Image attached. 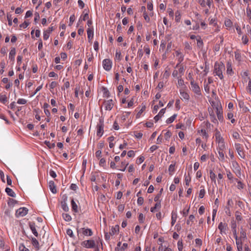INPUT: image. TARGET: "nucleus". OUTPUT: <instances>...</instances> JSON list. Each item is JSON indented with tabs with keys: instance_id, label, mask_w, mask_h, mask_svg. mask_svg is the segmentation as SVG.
<instances>
[{
	"instance_id": "obj_23",
	"label": "nucleus",
	"mask_w": 251,
	"mask_h": 251,
	"mask_svg": "<svg viewBox=\"0 0 251 251\" xmlns=\"http://www.w3.org/2000/svg\"><path fill=\"white\" fill-rule=\"evenodd\" d=\"M32 246L35 247L36 251H38L39 250V242L35 238H32Z\"/></svg>"
},
{
	"instance_id": "obj_38",
	"label": "nucleus",
	"mask_w": 251,
	"mask_h": 251,
	"mask_svg": "<svg viewBox=\"0 0 251 251\" xmlns=\"http://www.w3.org/2000/svg\"><path fill=\"white\" fill-rule=\"evenodd\" d=\"M225 25L226 27H230L232 26V23L230 20L228 19L225 21Z\"/></svg>"
},
{
	"instance_id": "obj_35",
	"label": "nucleus",
	"mask_w": 251,
	"mask_h": 251,
	"mask_svg": "<svg viewBox=\"0 0 251 251\" xmlns=\"http://www.w3.org/2000/svg\"><path fill=\"white\" fill-rule=\"evenodd\" d=\"M246 14L249 19L251 21V9L249 8V6L246 8Z\"/></svg>"
},
{
	"instance_id": "obj_58",
	"label": "nucleus",
	"mask_w": 251,
	"mask_h": 251,
	"mask_svg": "<svg viewBox=\"0 0 251 251\" xmlns=\"http://www.w3.org/2000/svg\"><path fill=\"white\" fill-rule=\"evenodd\" d=\"M32 233L36 237H38V233L35 226H32Z\"/></svg>"
},
{
	"instance_id": "obj_33",
	"label": "nucleus",
	"mask_w": 251,
	"mask_h": 251,
	"mask_svg": "<svg viewBox=\"0 0 251 251\" xmlns=\"http://www.w3.org/2000/svg\"><path fill=\"white\" fill-rule=\"evenodd\" d=\"M197 46L199 48H201L203 45V41L201 40V39L200 37L199 39H197Z\"/></svg>"
},
{
	"instance_id": "obj_62",
	"label": "nucleus",
	"mask_w": 251,
	"mask_h": 251,
	"mask_svg": "<svg viewBox=\"0 0 251 251\" xmlns=\"http://www.w3.org/2000/svg\"><path fill=\"white\" fill-rule=\"evenodd\" d=\"M134 151L132 150H130L127 152V155L129 157H133L134 156Z\"/></svg>"
},
{
	"instance_id": "obj_34",
	"label": "nucleus",
	"mask_w": 251,
	"mask_h": 251,
	"mask_svg": "<svg viewBox=\"0 0 251 251\" xmlns=\"http://www.w3.org/2000/svg\"><path fill=\"white\" fill-rule=\"evenodd\" d=\"M63 217L66 221L69 222L72 220L71 216L68 214H63Z\"/></svg>"
},
{
	"instance_id": "obj_15",
	"label": "nucleus",
	"mask_w": 251,
	"mask_h": 251,
	"mask_svg": "<svg viewBox=\"0 0 251 251\" xmlns=\"http://www.w3.org/2000/svg\"><path fill=\"white\" fill-rule=\"evenodd\" d=\"M87 32L89 42H91V41L94 35L93 29V28H88Z\"/></svg>"
},
{
	"instance_id": "obj_17",
	"label": "nucleus",
	"mask_w": 251,
	"mask_h": 251,
	"mask_svg": "<svg viewBox=\"0 0 251 251\" xmlns=\"http://www.w3.org/2000/svg\"><path fill=\"white\" fill-rule=\"evenodd\" d=\"M5 192L7 195L12 197H15L16 194L15 192L11 189L8 187L6 188Z\"/></svg>"
},
{
	"instance_id": "obj_37",
	"label": "nucleus",
	"mask_w": 251,
	"mask_h": 251,
	"mask_svg": "<svg viewBox=\"0 0 251 251\" xmlns=\"http://www.w3.org/2000/svg\"><path fill=\"white\" fill-rule=\"evenodd\" d=\"M235 180L237 182V188L239 189H243L244 188V184L241 181H239L237 178H235Z\"/></svg>"
},
{
	"instance_id": "obj_26",
	"label": "nucleus",
	"mask_w": 251,
	"mask_h": 251,
	"mask_svg": "<svg viewBox=\"0 0 251 251\" xmlns=\"http://www.w3.org/2000/svg\"><path fill=\"white\" fill-rule=\"evenodd\" d=\"M7 101V98L5 95H0V101L3 103H5Z\"/></svg>"
},
{
	"instance_id": "obj_52",
	"label": "nucleus",
	"mask_w": 251,
	"mask_h": 251,
	"mask_svg": "<svg viewBox=\"0 0 251 251\" xmlns=\"http://www.w3.org/2000/svg\"><path fill=\"white\" fill-rule=\"evenodd\" d=\"M205 190L204 189H201L199 193V197L200 198H203L205 195Z\"/></svg>"
},
{
	"instance_id": "obj_21",
	"label": "nucleus",
	"mask_w": 251,
	"mask_h": 251,
	"mask_svg": "<svg viewBox=\"0 0 251 251\" xmlns=\"http://www.w3.org/2000/svg\"><path fill=\"white\" fill-rule=\"evenodd\" d=\"M61 206L62 209L65 211H68L69 210V207L66 202V200L64 199L63 201H62L61 202Z\"/></svg>"
},
{
	"instance_id": "obj_8",
	"label": "nucleus",
	"mask_w": 251,
	"mask_h": 251,
	"mask_svg": "<svg viewBox=\"0 0 251 251\" xmlns=\"http://www.w3.org/2000/svg\"><path fill=\"white\" fill-rule=\"evenodd\" d=\"M103 104L105 106V110H110L113 108V103L112 100H109L107 101H105L103 102Z\"/></svg>"
},
{
	"instance_id": "obj_14",
	"label": "nucleus",
	"mask_w": 251,
	"mask_h": 251,
	"mask_svg": "<svg viewBox=\"0 0 251 251\" xmlns=\"http://www.w3.org/2000/svg\"><path fill=\"white\" fill-rule=\"evenodd\" d=\"M231 228L232 229V231L234 238H237V234L236 230V224L234 221L231 222Z\"/></svg>"
},
{
	"instance_id": "obj_18",
	"label": "nucleus",
	"mask_w": 251,
	"mask_h": 251,
	"mask_svg": "<svg viewBox=\"0 0 251 251\" xmlns=\"http://www.w3.org/2000/svg\"><path fill=\"white\" fill-rule=\"evenodd\" d=\"M15 54H16V50H15V49L14 48H13L9 52V59H11V60H14Z\"/></svg>"
},
{
	"instance_id": "obj_55",
	"label": "nucleus",
	"mask_w": 251,
	"mask_h": 251,
	"mask_svg": "<svg viewBox=\"0 0 251 251\" xmlns=\"http://www.w3.org/2000/svg\"><path fill=\"white\" fill-rule=\"evenodd\" d=\"M205 208L203 206H201L199 209V213L200 215H202L203 214L204 212Z\"/></svg>"
},
{
	"instance_id": "obj_39",
	"label": "nucleus",
	"mask_w": 251,
	"mask_h": 251,
	"mask_svg": "<svg viewBox=\"0 0 251 251\" xmlns=\"http://www.w3.org/2000/svg\"><path fill=\"white\" fill-rule=\"evenodd\" d=\"M180 95L181 97L185 100H188L189 99V96L186 92H180Z\"/></svg>"
},
{
	"instance_id": "obj_51",
	"label": "nucleus",
	"mask_w": 251,
	"mask_h": 251,
	"mask_svg": "<svg viewBox=\"0 0 251 251\" xmlns=\"http://www.w3.org/2000/svg\"><path fill=\"white\" fill-rule=\"evenodd\" d=\"M178 249L179 251H182L183 249V244L182 241H179L177 243Z\"/></svg>"
},
{
	"instance_id": "obj_61",
	"label": "nucleus",
	"mask_w": 251,
	"mask_h": 251,
	"mask_svg": "<svg viewBox=\"0 0 251 251\" xmlns=\"http://www.w3.org/2000/svg\"><path fill=\"white\" fill-rule=\"evenodd\" d=\"M166 248L165 246H163V245L161 244L159 247L158 251H165Z\"/></svg>"
},
{
	"instance_id": "obj_43",
	"label": "nucleus",
	"mask_w": 251,
	"mask_h": 251,
	"mask_svg": "<svg viewBox=\"0 0 251 251\" xmlns=\"http://www.w3.org/2000/svg\"><path fill=\"white\" fill-rule=\"evenodd\" d=\"M185 176L186 185L188 186L189 185V182L191 181V177L189 175L188 176H186V175H185Z\"/></svg>"
},
{
	"instance_id": "obj_56",
	"label": "nucleus",
	"mask_w": 251,
	"mask_h": 251,
	"mask_svg": "<svg viewBox=\"0 0 251 251\" xmlns=\"http://www.w3.org/2000/svg\"><path fill=\"white\" fill-rule=\"evenodd\" d=\"M94 50L96 51H98L99 48V43H98V41L94 42Z\"/></svg>"
},
{
	"instance_id": "obj_5",
	"label": "nucleus",
	"mask_w": 251,
	"mask_h": 251,
	"mask_svg": "<svg viewBox=\"0 0 251 251\" xmlns=\"http://www.w3.org/2000/svg\"><path fill=\"white\" fill-rule=\"evenodd\" d=\"M102 65L103 68L107 71L111 70L112 67V62L109 59H105L103 60Z\"/></svg>"
},
{
	"instance_id": "obj_59",
	"label": "nucleus",
	"mask_w": 251,
	"mask_h": 251,
	"mask_svg": "<svg viewBox=\"0 0 251 251\" xmlns=\"http://www.w3.org/2000/svg\"><path fill=\"white\" fill-rule=\"evenodd\" d=\"M143 16H144L145 20L147 22H150V19L149 17L148 16L147 13L146 12H144Z\"/></svg>"
},
{
	"instance_id": "obj_60",
	"label": "nucleus",
	"mask_w": 251,
	"mask_h": 251,
	"mask_svg": "<svg viewBox=\"0 0 251 251\" xmlns=\"http://www.w3.org/2000/svg\"><path fill=\"white\" fill-rule=\"evenodd\" d=\"M121 53L120 51H116V54H115V56H116V59H117L118 60H120L121 59Z\"/></svg>"
},
{
	"instance_id": "obj_47",
	"label": "nucleus",
	"mask_w": 251,
	"mask_h": 251,
	"mask_svg": "<svg viewBox=\"0 0 251 251\" xmlns=\"http://www.w3.org/2000/svg\"><path fill=\"white\" fill-rule=\"evenodd\" d=\"M145 158L144 156H140L136 160V163L137 164H141L144 161Z\"/></svg>"
},
{
	"instance_id": "obj_63",
	"label": "nucleus",
	"mask_w": 251,
	"mask_h": 251,
	"mask_svg": "<svg viewBox=\"0 0 251 251\" xmlns=\"http://www.w3.org/2000/svg\"><path fill=\"white\" fill-rule=\"evenodd\" d=\"M232 136L235 139H238V138H239L240 135L237 132L235 131V132H233V133L232 134Z\"/></svg>"
},
{
	"instance_id": "obj_44",
	"label": "nucleus",
	"mask_w": 251,
	"mask_h": 251,
	"mask_svg": "<svg viewBox=\"0 0 251 251\" xmlns=\"http://www.w3.org/2000/svg\"><path fill=\"white\" fill-rule=\"evenodd\" d=\"M19 250L20 251H29V249L26 248L24 245H21L19 246Z\"/></svg>"
},
{
	"instance_id": "obj_10",
	"label": "nucleus",
	"mask_w": 251,
	"mask_h": 251,
	"mask_svg": "<svg viewBox=\"0 0 251 251\" xmlns=\"http://www.w3.org/2000/svg\"><path fill=\"white\" fill-rule=\"evenodd\" d=\"M215 138L217 142L219 143H222L223 144L222 146H224V139L221 136L220 132L218 130L215 133Z\"/></svg>"
},
{
	"instance_id": "obj_7",
	"label": "nucleus",
	"mask_w": 251,
	"mask_h": 251,
	"mask_svg": "<svg viewBox=\"0 0 251 251\" xmlns=\"http://www.w3.org/2000/svg\"><path fill=\"white\" fill-rule=\"evenodd\" d=\"M235 147L236 151H237L239 155L241 157V158H244L245 157V155L241 148V145L238 143L235 144Z\"/></svg>"
},
{
	"instance_id": "obj_45",
	"label": "nucleus",
	"mask_w": 251,
	"mask_h": 251,
	"mask_svg": "<svg viewBox=\"0 0 251 251\" xmlns=\"http://www.w3.org/2000/svg\"><path fill=\"white\" fill-rule=\"evenodd\" d=\"M144 202V199L143 197H139L137 200V203L139 205H141L143 204Z\"/></svg>"
},
{
	"instance_id": "obj_40",
	"label": "nucleus",
	"mask_w": 251,
	"mask_h": 251,
	"mask_svg": "<svg viewBox=\"0 0 251 251\" xmlns=\"http://www.w3.org/2000/svg\"><path fill=\"white\" fill-rule=\"evenodd\" d=\"M102 90L104 91L103 95L105 97H108L109 96V92L108 90H107V89L104 87H102Z\"/></svg>"
},
{
	"instance_id": "obj_28",
	"label": "nucleus",
	"mask_w": 251,
	"mask_h": 251,
	"mask_svg": "<svg viewBox=\"0 0 251 251\" xmlns=\"http://www.w3.org/2000/svg\"><path fill=\"white\" fill-rule=\"evenodd\" d=\"M240 234H241V235L240 237V239H242L244 240L245 239H246L247 238L246 233L245 231L242 228L241 229Z\"/></svg>"
},
{
	"instance_id": "obj_54",
	"label": "nucleus",
	"mask_w": 251,
	"mask_h": 251,
	"mask_svg": "<svg viewBox=\"0 0 251 251\" xmlns=\"http://www.w3.org/2000/svg\"><path fill=\"white\" fill-rule=\"evenodd\" d=\"M219 157L222 160L224 159V153L223 152V151L221 149H220V150L219 151Z\"/></svg>"
},
{
	"instance_id": "obj_22",
	"label": "nucleus",
	"mask_w": 251,
	"mask_h": 251,
	"mask_svg": "<svg viewBox=\"0 0 251 251\" xmlns=\"http://www.w3.org/2000/svg\"><path fill=\"white\" fill-rule=\"evenodd\" d=\"M177 219V214L176 212H172V217H171V225L172 226H174L175 224L176 220Z\"/></svg>"
},
{
	"instance_id": "obj_13",
	"label": "nucleus",
	"mask_w": 251,
	"mask_h": 251,
	"mask_svg": "<svg viewBox=\"0 0 251 251\" xmlns=\"http://www.w3.org/2000/svg\"><path fill=\"white\" fill-rule=\"evenodd\" d=\"M80 229L82 230V233L84 235L90 236L93 234V232L91 229H85L84 228H81Z\"/></svg>"
},
{
	"instance_id": "obj_53",
	"label": "nucleus",
	"mask_w": 251,
	"mask_h": 251,
	"mask_svg": "<svg viewBox=\"0 0 251 251\" xmlns=\"http://www.w3.org/2000/svg\"><path fill=\"white\" fill-rule=\"evenodd\" d=\"M17 103L20 104H24L26 103V100L25 99H20L18 100Z\"/></svg>"
},
{
	"instance_id": "obj_48",
	"label": "nucleus",
	"mask_w": 251,
	"mask_h": 251,
	"mask_svg": "<svg viewBox=\"0 0 251 251\" xmlns=\"http://www.w3.org/2000/svg\"><path fill=\"white\" fill-rule=\"evenodd\" d=\"M144 216L142 213H140L138 217V220L140 223H144Z\"/></svg>"
},
{
	"instance_id": "obj_11",
	"label": "nucleus",
	"mask_w": 251,
	"mask_h": 251,
	"mask_svg": "<svg viewBox=\"0 0 251 251\" xmlns=\"http://www.w3.org/2000/svg\"><path fill=\"white\" fill-rule=\"evenodd\" d=\"M227 228V224L226 223L221 222L218 226V228L220 230L221 233L225 232Z\"/></svg>"
},
{
	"instance_id": "obj_57",
	"label": "nucleus",
	"mask_w": 251,
	"mask_h": 251,
	"mask_svg": "<svg viewBox=\"0 0 251 251\" xmlns=\"http://www.w3.org/2000/svg\"><path fill=\"white\" fill-rule=\"evenodd\" d=\"M45 143L47 145V146H48L50 149L55 147L54 143H50V142L47 141H46Z\"/></svg>"
},
{
	"instance_id": "obj_25",
	"label": "nucleus",
	"mask_w": 251,
	"mask_h": 251,
	"mask_svg": "<svg viewBox=\"0 0 251 251\" xmlns=\"http://www.w3.org/2000/svg\"><path fill=\"white\" fill-rule=\"evenodd\" d=\"M176 116H177L176 114L173 115L172 116H171L170 118H168L166 120V123L167 124H171V123H173L176 119Z\"/></svg>"
},
{
	"instance_id": "obj_31",
	"label": "nucleus",
	"mask_w": 251,
	"mask_h": 251,
	"mask_svg": "<svg viewBox=\"0 0 251 251\" xmlns=\"http://www.w3.org/2000/svg\"><path fill=\"white\" fill-rule=\"evenodd\" d=\"M235 217H236V219L238 221H240L242 219V217L241 216V213L238 211L235 212Z\"/></svg>"
},
{
	"instance_id": "obj_2",
	"label": "nucleus",
	"mask_w": 251,
	"mask_h": 251,
	"mask_svg": "<svg viewBox=\"0 0 251 251\" xmlns=\"http://www.w3.org/2000/svg\"><path fill=\"white\" fill-rule=\"evenodd\" d=\"M81 245L86 248H93L95 247L96 244L93 240H88L83 241L81 243Z\"/></svg>"
},
{
	"instance_id": "obj_49",
	"label": "nucleus",
	"mask_w": 251,
	"mask_h": 251,
	"mask_svg": "<svg viewBox=\"0 0 251 251\" xmlns=\"http://www.w3.org/2000/svg\"><path fill=\"white\" fill-rule=\"evenodd\" d=\"M242 42L244 44H247L249 41L248 38L246 35L243 36L242 38Z\"/></svg>"
},
{
	"instance_id": "obj_12",
	"label": "nucleus",
	"mask_w": 251,
	"mask_h": 251,
	"mask_svg": "<svg viewBox=\"0 0 251 251\" xmlns=\"http://www.w3.org/2000/svg\"><path fill=\"white\" fill-rule=\"evenodd\" d=\"M49 185L51 192L53 194L56 193L57 191L54 182L52 180L50 181L49 183Z\"/></svg>"
},
{
	"instance_id": "obj_36",
	"label": "nucleus",
	"mask_w": 251,
	"mask_h": 251,
	"mask_svg": "<svg viewBox=\"0 0 251 251\" xmlns=\"http://www.w3.org/2000/svg\"><path fill=\"white\" fill-rule=\"evenodd\" d=\"M181 18L180 12L179 11H177L176 12V22H178L180 21Z\"/></svg>"
},
{
	"instance_id": "obj_1",
	"label": "nucleus",
	"mask_w": 251,
	"mask_h": 251,
	"mask_svg": "<svg viewBox=\"0 0 251 251\" xmlns=\"http://www.w3.org/2000/svg\"><path fill=\"white\" fill-rule=\"evenodd\" d=\"M225 70V66L223 62H216L215 63L214 73H215L216 75H218L221 79H223L224 78L223 72Z\"/></svg>"
},
{
	"instance_id": "obj_30",
	"label": "nucleus",
	"mask_w": 251,
	"mask_h": 251,
	"mask_svg": "<svg viewBox=\"0 0 251 251\" xmlns=\"http://www.w3.org/2000/svg\"><path fill=\"white\" fill-rule=\"evenodd\" d=\"M184 59V55H181L178 58V63L176 64V68L179 67V66H180L181 64V63L183 61Z\"/></svg>"
},
{
	"instance_id": "obj_32",
	"label": "nucleus",
	"mask_w": 251,
	"mask_h": 251,
	"mask_svg": "<svg viewBox=\"0 0 251 251\" xmlns=\"http://www.w3.org/2000/svg\"><path fill=\"white\" fill-rule=\"evenodd\" d=\"M175 164H171L169 167V169H168V171H169V174L170 175H172V173H173L175 171Z\"/></svg>"
},
{
	"instance_id": "obj_20",
	"label": "nucleus",
	"mask_w": 251,
	"mask_h": 251,
	"mask_svg": "<svg viewBox=\"0 0 251 251\" xmlns=\"http://www.w3.org/2000/svg\"><path fill=\"white\" fill-rule=\"evenodd\" d=\"M71 205H72V210L75 213L78 212V208H77V205L76 203L74 201V199H72L71 201Z\"/></svg>"
},
{
	"instance_id": "obj_29",
	"label": "nucleus",
	"mask_w": 251,
	"mask_h": 251,
	"mask_svg": "<svg viewBox=\"0 0 251 251\" xmlns=\"http://www.w3.org/2000/svg\"><path fill=\"white\" fill-rule=\"evenodd\" d=\"M17 202L18 201L9 198L8 201V204L9 206H14L16 203H17Z\"/></svg>"
},
{
	"instance_id": "obj_24",
	"label": "nucleus",
	"mask_w": 251,
	"mask_h": 251,
	"mask_svg": "<svg viewBox=\"0 0 251 251\" xmlns=\"http://www.w3.org/2000/svg\"><path fill=\"white\" fill-rule=\"evenodd\" d=\"M161 208V201H159L158 202H157V203L155 204V206L153 207H151V212H154L155 211V210L157 208Z\"/></svg>"
},
{
	"instance_id": "obj_6",
	"label": "nucleus",
	"mask_w": 251,
	"mask_h": 251,
	"mask_svg": "<svg viewBox=\"0 0 251 251\" xmlns=\"http://www.w3.org/2000/svg\"><path fill=\"white\" fill-rule=\"evenodd\" d=\"M100 124H98L97 126V134L98 136L101 137L103 133V123L101 120H100Z\"/></svg>"
},
{
	"instance_id": "obj_16",
	"label": "nucleus",
	"mask_w": 251,
	"mask_h": 251,
	"mask_svg": "<svg viewBox=\"0 0 251 251\" xmlns=\"http://www.w3.org/2000/svg\"><path fill=\"white\" fill-rule=\"evenodd\" d=\"M119 230V226L118 225H116L115 226L112 227L111 230L110 231V234L111 235H113L115 234L118 232Z\"/></svg>"
},
{
	"instance_id": "obj_41",
	"label": "nucleus",
	"mask_w": 251,
	"mask_h": 251,
	"mask_svg": "<svg viewBox=\"0 0 251 251\" xmlns=\"http://www.w3.org/2000/svg\"><path fill=\"white\" fill-rule=\"evenodd\" d=\"M235 239L236 240V244L237 246L243 245V243H242V239H240V238H238V236L237 237V238H235Z\"/></svg>"
},
{
	"instance_id": "obj_42",
	"label": "nucleus",
	"mask_w": 251,
	"mask_h": 251,
	"mask_svg": "<svg viewBox=\"0 0 251 251\" xmlns=\"http://www.w3.org/2000/svg\"><path fill=\"white\" fill-rule=\"evenodd\" d=\"M30 24V23L27 21H25L24 23L21 24L20 25V27H22L24 28H26Z\"/></svg>"
},
{
	"instance_id": "obj_9",
	"label": "nucleus",
	"mask_w": 251,
	"mask_h": 251,
	"mask_svg": "<svg viewBox=\"0 0 251 251\" xmlns=\"http://www.w3.org/2000/svg\"><path fill=\"white\" fill-rule=\"evenodd\" d=\"M216 113L218 120L220 121H222L223 120V111L221 107H216Z\"/></svg>"
},
{
	"instance_id": "obj_50",
	"label": "nucleus",
	"mask_w": 251,
	"mask_h": 251,
	"mask_svg": "<svg viewBox=\"0 0 251 251\" xmlns=\"http://www.w3.org/2000/svg\"><path fill=\"white\" fill-rule=\"evenodd\" d=\"M179 68L178 69V72L181 75L180 76H181V75H183V73L184 71V69L183 66L182 65H180V66H179Z\"/></svg>"
},
{
	"instance_id": "obj_46",
	"label": "nucleus",
	"mask_w": 251,
	"mask_h": 251,
	"mask_svg": "<svg viewBox=\"0 0 251 251\" xmlns=\"http://www.w3.org/2000/svg\"><path fill=\"white\" fill-rule=\"evenodd\" d=\"M75 20V16L74 15H72L70 17V23H69V25L71 26L74 22Z\"/></svg>"
},
{
	"instance_id": "obj_3",
	"label": "nucleus",
	"mask_w": 251,
	"mask_h": 251,
	"mask_svg": "<svg viewBox=\"0 0 251 251\" xmlns=\"http://www.w3.org/2000/svg\"><path fill=\"white\" fill-rule=\"evenodd\" d=\"M190 84L191 86L192 90L198 95H201V89L199 86L198 84L197 83L195 82L194 80H191Z\"/></svg>"
},
{
	"instance_id": "obj_19",
	"label": "nucleus",
	"mask_w": 251,
	"mask_h": 251,
	"mask_svg": "<svg viewBox=\"0 0 251 251\" xmlns=\"http://www.w3.org/2000/svg\"><path fill=\"white\" fill-rule=\"evenodd\" d=\"M226 73L228 75H232L233 74V71L231 67V64L230 62H227L226 64Z\"/></svg>"
},
{
	"instance_id": "obj_64",
	"label": "nucleus",
	"mask_w": 251,
	"mask_h": 251,
	"mask_svg": "<svg viewBox=\"0 0 251 251\" xmlns=\"http://www.w3.org/2000/svg\"><path fill=\"white\" fill-rule=\"evenodd\" d=\"M78 4L79 6L81 8H83L85 5L84 3L81 0H78Z\"/></svg>"
},
{
	"instance_id": "obj_27",
	"label": "nucleus",
	"mask_w": 251,
	"mask_h": 251,
	"mask_svg": "<svg viewBox=\"0 0 251 251\" xmlns=\"http://www.w3.org/2000/svg\"><path fill=\"white\" fill-rule=\"evenodd\" d=\"M210 177L212 181H214V183H216V175L215 173L212 171L210 170L209 172Z\"/></svg>"
},
{
	"instance_id": "obj_4",
	"label": "nucleus",
	"mask_w": 251,
	"mask_h": 251,
	"mask_svg": "<svg viewBox=\"0 0 251 251\" xmlns=\"http://www.w3.org/2000/svg\"><path fill=\"white\" fill-rule=\"evenodd\" d=\"M28 212V209L25 207H21L17 210L16 212V217H23L25 216Z\"/></svg>"
}]
</instances>
